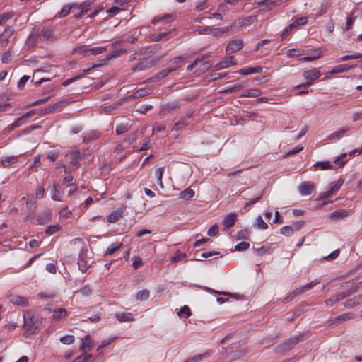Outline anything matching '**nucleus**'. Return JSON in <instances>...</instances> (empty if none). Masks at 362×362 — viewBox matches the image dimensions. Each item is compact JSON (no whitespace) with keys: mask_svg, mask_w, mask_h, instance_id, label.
I'll return each instance as SVG.
<instances>
[{"mask_svg":"<svg viewBox=\"0 0 362 362\" xmlns=\"http://www.w3.org/2000/svg\"><path fill=\"white\" fill-rule=\"evenodd\" d=\"M360 286L362 287V281L359 283V285H355L354 284H351L350 288L345 291H343L340 293L333 295L327 300H325V305L327 306H332L334 303L346 298V297L350 296L354 293L356 292L359 290Z\"/></svg>","mask_w":362,"mask_h":362,"instance_id":"1","label":"nucleus"},{"mask_svg":"<svg viewBox=\"0 0 362 362\" xmlns=\"http://www.w3.org/2000/svg\"><path fill=\"white\" fill-rule=\"evenodd\" d=\"M320 76V71L315 68L303 71V76L307 81L305 83L296 86L295 89H300L301 88H307L310 86L315 81L318 79Z\"/></svg>","mask_w":362,"mask_h":362,"instance_id":"2","label":"nucleus"},{"mask_svg":"<svg viewBox=\"0 0 362 362\" xmlns=\"http://www.w3.org/2000/svg\"><path fill=\"white\" fill-rule=\"evenodd\" d=\"M35 30L41 42H52L57 39L51 27L43 26Z\"/></svg>","mask_w":362,"mask_h":362,"instance_id":"3","label":"nucleus"},{"mask_svg":"<svg viewBox=\"0 0 362 362\" xmlns=\"http://www.w3.org/2000/svg\"><path fill=\"white\" fill-rule=\"evenodd\" d=\"M303 340V335L300 334L297 337H293L288 339L284 344L278 346L276 348V352L281 353L283 351H286L290 350L294 345L297 344L298 342L302 341Z\"/></svg>","mask_w":362,"mask_h":362,"instance_id":"4","label":"nucleus"},{"mask_svg":"<svg viewBox=\"0 0 362 362\" xmlns=\"http://www.w3.org/2000/svg\"><path fill=\"white\" fill-rule=\"evenodd\" d=\"M318 284H320V279H316L303 286L296 288L288 295L287 298L292 299L297 296L301 295L307 292L308 291L312 289L315 286L317 285Z\"/></svg>","mask_w":362,"mask_h":362,"instance_id":"5","label":"nucleus"},{"mask_svg":"<svg viewBox=\"0 0 362 362\" xmlns=\"http://www.w3.org/2000/svg\"><path fill=\"white\" fill-rule=\"evenodd\" d=\"M237 64V60L233 56L224 57L219 63L214 66L215 71L221 70Z\"/></svg>","mask_w":362,"mask_h":362,"instance_id":"6","label":"nucleus"},{"mask_svg":"<svg viewBox=\"0 0 362 362\" xmlns=\"http://www.w3.org/2000/svg\"><path fill=\"white\" fill-rule=\"evenodd\" d=\"M34 317L30 313L24 315V329L29 333L33 334L37 329Z\"/></svg>","mask_w":362,"mask_h":362,"instance_id":"7","label":"nucleus"},{"mask_svg":"<svg viewBox=\"0 0 362 362\" xmlns=\"http://www.w3.org/2000/svg\"><path fill=\"white\" fill-rule=\"evenodd\" d=\"M343 183H344V180H342V179H339L337 182H331L329 185V189L327 192L322 193L320 195V198L325 199H327L328 197H331V195L333 193L337 192L340 189V187H341Z\"/></svg>","mask_w":362,"mask_h":362,"instance_id":"8","label":"nucleus"},{"mask_svg":"<svg viewBox=\"0 0 362 362\" xmlns=\"http://www.w3.org/2000/svg\"><path fill=\"white\" fill-rule=\"evenodd\" d=\"M35 114V110H33L25 113L21 117H18L13 124H10L8 127V129L9 131H11V130L14 129L15 128H17V127L21 126L23 124H24L25 122V121L28 118H30Z\"/></svg>","mask_w":362,"mask_h":362,"instance_id":"9","label":"nucleus"},{"mask_svg":"<svg viewBox=\"0 0 362 362\" xmlns=\"http://www.w3.org/2000/svg\"><path fill=\"white\" fill-rule=\"evenodd\" d=\"M66 156L70 159V164L72 168H76L78 166V161L81 159L79 151L74 150L68 153Z\"/></svg>","mask_w":362,"mask_h":362,"instance_id":"10","label":"nucleus"},{"mask_svg":"<svg viewBox=\"0 0 362 362\" xmlns=\"http://www.w3.org/2000/svg\"><path fill=\"white\" fill-rule=\"evenodd\" d=\"M243 46V43L241 40H235L227 45L226 52L227 54H230L241 49Z\"/></svg>","mask_w":362,"mask_h":362,"instance_id":"11","label":"nucleus"},{"mask_svg":"<svg viewBox=\"0 0 362 362\" xmlns=\"http://www.w3.org/2000/svg\"><path fill=\"white\" fill-rule=\"evenodd\" d=\"M40 39L36 33L35 29H33L26 40V46L28 48L31 49L38 46Z\"/></svg>","mask_w":362,"mask_h":362,"instance_id":"12","label":"nucleus"},{"mask_svg":"<svg viewBox=\"0 0 362 362\" xmlns=\"http://www.w3.org/2000/svg\"><path fill=\"white\" fill-rule=\"evenodd\" d=\"M315 189V185L310 182H305L298 186V190L301 195H310Z\"/></svg>","mask_w":362,"mask_h":362,"instance_id":"13","label":"nucleus"},{"mask_svg":"<svg viewBox=\"0 0 362 362\" xmlns=\"http://www.w3.org/2000/svg\"><path fill=\"white\" fill-rule=\"evenodd\" d=\"M78 265L79 269L82 272H85L87 271L90 265L88 264V262L86 260V254L85 250L83 249H81L80 250L78 258Z\"/></svg>","mask_w":362,"mask_h":362,"instance_id":"14","label":"nucleus"},{"mask_svg":"<svg viewBox=\"0 0 362 362\" xmlns=\"http://www.w3.org/2000/svg\"><path fill=\"white\" fill-rule=\"evenodd\" d=\"M115 317L119 322H129L134 321V315L132 313L120 312L115 313Z\"/></svg>","mask_w":362,"mask_h":362,"instance_id":"15","label":"nucleus"},{"mask_svg":"<svg viewBox=\"0 0 362 362\" xmlns=\"http://www.w3.org/2000/svg\"><path fill=\"white\" fill-rule=\"evenodd\" d=\"M151 93V89L147 88H140L134 93L132 95H129L124 98L125 101H130L134 99H137L145 95H147Z\"/></svg>","mask_w":362,"mask_h":362,"instance_id":"16","label":"nucleus"},{"mask_svg":"<svg viewBox=\"0 0 362 362\" xmlns=\"http://www.w3.org/2000/svg\"><path fill=\"white\" fill-rule=\"evenodd\" d=\"M191 115H188L187 117H182L178 120L175 119L174 125L172 127V131H179L182 129L188 124L187 119H189Z\"/></svg>","mask_w":362,"mask_h":362,"instance_id":"17","label":"nucleus"},{"mask_svg":"<svg viewBox=\"0 0 362 362\" xmlns=\"http://www.w3.org/2000/svg\"><path fill=\"white\" fill-rule=\"evenodd\" d=\"M349 130V127H343L341 129H339V130H337V131L333 132L332 134H331L327 137V140H338V139H340L341 138H342L344 136L345 133H346Z\"/></svg>","mask_w":362,"mask_h":362,"instance_id":"18","label":"nucleus"},{"mask_svg":"<svg viewBox=\"0 0 362 362\" xmlns=\"http://www.w3.org/2000/svg\"><path fill=\"white\" fill-rule=\"evenodd\" d=\"M180 108V105L178 102L172 101L165 104L161 110V112L164 114L170 113L173 111H175Z\"/></svg>","mask_w":362,"mask_h":362,"instance_id":"19","label":"nucleus"},{"mask_svg":"<svg viewBox=\"0 0 362 362\" xmlns=\"http://www.w3.org/2000/svg\"><path fill=\"white\" fill-rule=\"evenodd\" d=\"M362 302V295L354 296L353 298L347 300L344 303V307L347 308H352L359 305Z\"/></svg>","mask_w":362,"mask_h":362,"instance_id":"20","label":"nucleus"},{"mask_svg":"<svg viewBox=\"0 0 362 362\" xmlns=\"http://www.w3.org/2000/svg\"><path fill=\"white\" fill-rule=\"evenodd\" d=\"M75 6L74 4H68L64 5L60 11L57 13V16L59 18H63L66 16L72 10L73 12H75Z\"/></svg>","mask_w":362,"mask_h":362,"instance_id":"21","label":"nucleus"},{"mask_svg":"<svg viewBox=\"0 0 362 362\" xmlns=\"http://www.w3.org/2000/svg\"><path fill=\"white\" fill-rule=\"evenodd\" d=\"M9 300L13 304L22 306H26L28 304V301L26 298L20 296H10Z\"/></svg>","mask_w":362,"mask_h":362,"instance_id":"22","label":"nucleus"},{"mask_svg":"<svg viewBox=\"0 0 362 362\" xmlns=\"http://www.w3.org/2000/svg\"><path fill=\"white\" fill-rule=\"evenodd\" d=\"M152 64L148 59L140 61L135 66L132 68L133 71H143L151 66Z\"/></svg>","mask_w":362,"mask_h":362,"instance_id":"23","label":"nucleus"},{"mask_svg":"<svg viewBox=\"0 0 362 362\" xmlns=\"http://www.w3.org/2000/svg\"><path fill=\"white\" fill-rule=\"evenodd\" d=\"M262 68L261 66L247 67L240 69L238 72L241 75H249L253 74L261 73Z\"/></svg>","mask_w":362,"mask_h":362,"instance_id":"24","label":"nucleus"},{"mask_svg":"<svg viewBox=\"0 0 362 362\" xmlns=\"http://www.w3.org/2000/svg\"><path fill=\"white\" fill-rule=\"evenodd\" d=\"M177 68H170L168 69H164L161 71L160 72L158 73L155 76L150 78L151 81H157L159 80L163 79V78L166 77L170 72L175 71Z\"/></svg>","mask_w":362,"mask_h":362,"instance_id":"25","label":"nucleus"},{"mask_svg":"<svg viewBox=\"0 0 362 362\" xmlns=\"http://www.w3.org/2000/svg\"><path fill=\"white\" fill-rule=\"evenodd\" d=\"M256 21L255 17L254 16H248L243 18L238 19L235 23L232 25L233 27L242 26L244 25L252 24Z\"/></svg>","mask_w":362,"mask_h":362,"instance_id":"26","label":"nucleus"},{"mask_svg":"<svg viewBox=\"0 0 362 362\" xmlns=\"http://www.w3.org/2000/svg\"><path fill=\"white\" fill-rule=\"evenodd\" d=\"M322 57V52L320 49H315L310 56L299 59L301 62H311L320 59Z\"/></svg>","mask_w":362,"mask_h":362,"instance_id":"27","label":"nucleus"},{"mask_svg":"<svg viewBox=\"0 0 362 362\" xmlns=\"http://www.w3.org/2000/svg\"><path fill=\"white\" fill-rule=\"evenodd\" d=\"M348 215H349V213L346 209H341L334 211L331 214V219L332 221H337V220L342 219V218L348 216Z\"/></svg>","mask_w":362,"mask_h":362,"instance_id":"28","label":"nucleus"},{"mask_svg":"<svg viewBox=\"0 0 362 362\" xmlns=\"http://www.w3.org/2000/svg\"><path fill=\"white\" fill-rule=\"evenodd\" d=\"M67 315V312L64 308H57L53 310L52 318L54 321H58Z\"/></svg>","mask_w":362,"mask_h":362,"instance_id":"29","label":"nucleus"},{"mask_svg":"<svg viewBox=\"0 0 362 362\" xmlns=\"http://www.w3.org/2000/svg\"><path fill=\"white\" fill-rule=\"evenodd\" d=\"M236 221V214L234 213L229 214L225 218L223 219V225L225 228H230L232 227Z\"/></svg>","mask_w":362,"mask_h":362,"instance_id":"30","label":"nucleus"},{"mask_svg":"<svg viewBox=\"0 0 362 362\" xmlns=\"http://www.w3.org/2000/svg\"><path fill=\"white\" fill-rule=\"evenodd\" d=\"M173 16L170 14H165L163 16H156L151 20V24H156L157 23L163 21L165 23L173 21Z\"/></svg>","mask_w":362,"mask_h":362,"instance_id":"31","label":"nucleus"},{"mask_svg":"<svg viewBox=\"0 0 362 362\" xmlns=\"http://www.w3.org/2000/svg\"><path fill=\"white\" fill-rule=\"evenodd\" d=\"M352 68V66H349L347 64H340L336 66L333 68V69L329 72L330 74H340L343 72L348 71L349 69Z\"/></svg>","mask_w":362,"mask_h":362,"instance_id":"32","label":"nucleus"},{"mask_svg":"<svg viewBox=\"0 0 362 362\" xmlns=\"http://www.w3.org/2000/svg\"><path fill=\"white\" fill-rule=\"evenodd\" d=\"M262 92L258 88H251L246 90L244 93L240 95V97L247 98V97H258L259 96Z\"/></svg>","mask_w":362,"mask_h":362,"instance_id":"33","label":"nucleus"},{"mask_svg":"<svg viewBox=\"0 0 362 362\" xmlns=\"http://www.w3.org/2000/svg\"><path fill=\"white\" fill-rule=\"evenodd\" d=\"M211 354L210 351H206L202 354L195 355L189 358L186 359L183 362H199L203 358L208 357Z\"/></svg>","mask_w":362,"mask_h":362,"instance_id":"34","label":"nucleus"},{"mask_svg":"<svg viewBox=\"0 0 362 362\" xmlns=\"http://www.w3.org/2000/svg\"><path fill=\"white\" fill-rule=\"evenodd\" d=\"M93 346V342L90 339L89 336L86 335L84 339L82 340L81 345L80 346V350H86V349H90Z\"/></svg>","mask_w":362,"mask_h":362,"instance_id":"35","label":"nucleus"},{"mask_svg":"<svg viewBox=\"0 0 362 362\" xmlns=\"http://www.w3.org/2000/svg\"><path fill=\"white\" fill-rule=\"evenodd\" d=\"M90 2H83L79 4L74 3V6H76L75 11H81L83 13H85L90 10Z\"/></svg>","mask_w":362,"mask_h":362,"instance_id":"36","label":"nucleus"},{"mask_svg":"<svg viewBox=\"0 0 362 362\" xmlns=\"http://www.w3.org/2000/svg\"><path fill=\"white\" fill-rule=\"evenodd\" d=\"M314 167L316 168H320V170H332L334 168V166L330 163L329 161H322L317 162L314 165Z\"/></svg>","mask_w":362,"mask_h":362,"instance_id":"37","label":"nucleus"},{"mask_svg":"<svg viewBox=\"0 0 362 362\" xmlns=\"http://www.w3.org/2000/svg\"><path fill=\"white\" fill-rule=\"evenodd\" d=\"M170 35V32H168V33H158V34H151V39L153 40V41H160V40H165V39H168Z\"/></svg>","mask_w":362,"mask_h":362,"instance_id":"38","label":"nucleus"},{"mask_svg":"<svg viewBox=\"0 0 362 362\" xmlns=\"http://www.w3.org/2000/svg\"><path fill=\"white\" fill-rule=\"evenodd\" d=\"M194 195V192L190 188L188 187L186 189L183 190L180 192V197L182 199L189 200L191 199Z\"/></svg>","mask_w":362,"mask_h":362,"instance_id":"39","label":"nucleus"},{"mask_svg":"<svg viewBox=\"0 0 362 362\" xmlns=\"http://www.w3.org/2000/svg\"><path fill=\"white\" fill-rule=\"evenodd\" d=\"M51 217L52 213L50 211H45L44 214L38 216L37 221L40 224H45L50 220Z\"/></svg>","mask_w":362,"mask_h":362,"instance_id":"40","label":"nucleus"},{"mask_svg":"<svg viewBox=\"0 0 362 362\" xmlns=\"http://www.w3.org/2000/svg\"><path fill=\"white\" fill-rule=\"evenodd\" d=\"M150 296V292L147 289H144L142 291H139L137 292L136 295V298L138 300H146L149 298Z\"/></svg>","mask_w":362,"mask_h":362,"instance_id":"41","label":"nucleus"},{"mask_svg":"<svg viewBox=\"0 0 362 362\" xmlns=\"http://www.w3.org/2000/svg\"><path fill=\"white\" fill-rule=\"evenodd\" d=\"M122 246V243H115L111 244L107 249L105 252L106 255H110L115 253L117 250H119Z\"/></svg>","mask_w":362,"mask_h":362,"instance_id":"42","label":"nucleus"},{"mask_svg":"<svg viewBox=\"0 0 362 362\" xmlns=\"http://www.w3.org/2000/svg\"><path fill=\"white\" fill-rule=\"evenodd\" d=\"M191 310L187 305H184L178 312L177 315L182 318H187L191 315Z\"/></svg>","mask_w":362,"mask_h":362,"instance_id":"43","label":"nucleus"},{"mask_svg":"<svg viewBox=\"0 0 362 362\" xmlns=\"http://www.w3.org/2000/svg\"><path fill=\"white\" fill-rule=\"evenodd\" d=\"M164 170H165L164 167H160V168H158L155 172V175L157 177L158 183L162 189L164 187L163 181H162L163 175L164 173Z\"/></svg>","mask_w":362,"mask_h":362,"instance_id":"44","label":"nucleus"},{"mask_svg":"<svg viewBox=\"0 0 362 362\" xmlns=\"http://www.w3.org/2000/svg\"><path fill=\"white\" fill-rule=\"evenodd\" d=\"M16 162V158L15 156H8L1 160V165L4 168H8L12 164Z\"/></svg>","mask_w":362,"mask_h":362,"instance_id":"45","label":"nucleus"},{"mask_svg":"<svg viewBox=\"0 0 362 362\" xmlns=\"http://www.w3.org/2000/svg\"><path fill=\"white\" fill-rule=\"evenodd\" d=\"M262 195H263V191H261V192H259V195H258L257 197H255V198H254V199H250L248 202H247V203L245 204V206H244L243 209H244L245 211H248V210L250 209V207L252 204H254L257 203V202H259V201L261 199V198H262Z\"/></svg>","mask_w":362,"mask_h":362,"instance_id":"46","label":"nucleus"},{"mask_svg":"<svg viewBox=\"0 0 362 362\" xmlns=\"http://www.w3.org/2000/svg\"><path fill=\"white\" fill-rule=\"evenodd\" d=\"M126 52L127 51L124 49H120L112 51L108 54V57L106 59V61L110 60V59H113V58H115V57H120L121 55L125 54Z\"/></svg>","mask_w":362,"mask_h":362,"instance_id":"47","label":"nucleus"},{"mask_svg":"<svg viewBox=\"0 0 362 362\" xmlns=\"http://www.w3.org/2000/svg\"><path fill=\"white\" fill-rule=\"evenodd\" d=\"M354 317V314L352 313H344L341 315H339L337 316L335 319H334V321H346V320H351V319H353Z\"/></svg>","mask_w":362,"mask_h":362,"instance_id":"48","label":"nucleus"},{"mask_svg":"<svg viewBox=\"0 0 362 362\" xmlns=\"http://www.w3.org/2000/svg\"><path fill=\"white\" fill-rule=\"evenodd\" d=\"M107 50L106 47H93L89 48L88 53L93 55H97L99 54H101Z\"/></svg>","mask_w":362,"mask_h":362,"instance_id":"49","label":"nucleus"},{"mask_svg":"<svg viewBox=\"0 0 362 362\" xmlns=\"http://www.w3.org/2000/svg\"><path fill=\"white\" fill-rule=\"evenodd\" d=\"M347 157L346 153H342L335 160L334 163L338 167H342L345 165L346 163V160L345 158Z\"/></svg>","mask_w":362,"mask_h":362,"instance_id":"50","label":"nucleus"},{"mask_svg":"<svg viewBox=\"0 0 362 362\" xmlns=\"http://www.w3.org/2000/svg\"><path fill=\"white\" fill-rule=\"evenodd\" d=\"M308 22V19L306 17H300L295 21L291 24V26H293L294 28H296L298 25H305Z\"/></svg>","mask_w":362,"mask_h":362,"instance_id":"51","label":"nucleus"},{"mask_svg":"<svg viewBox=\"0 0 362 362\" xmlns=\"http://www.w3.org/2000/svg\"><path fill=\"white\" fill-rule=\"evenodd\" d=\"M120 214L117 211H113L107 216V221L109 223H115L119 220Z\"/></svg>","mask_w":362,"mask_h":362,"instance_id":"52","label":"nucleus"},{"mask_svg":"<svg viewBox=\"0 0 362 362\" xmlns=\"http://www.w3.org/2000/svg\"><path fill=\"white\" fill-rule=\"evenodd\" d=\"M294 232L293 226H286L281 228V233L286 236H290Z\"/></svg>","mask_w":362,"mask_h":362,"instance_id":"53","label":"nucleus"},{"mask_svg":"<svg viewBox=\"0 0 362 362\" xmlns=\"http://www.w3.org/2000/svg\"><path fill=\"white\" fill-rule=\"evenodd\" d=\"M51 195L52 199L54 201H61L60 193L58 191L57 186L55 185H53L52 189H51Z\"/></svg>","mask_w":362,"mask_h":362,"instance_id":"54","label":"nucleus"},{"mask_svg":"<svg viewBox=\"0 0 362 362\" xmlns=\"http://www.w3.org/2000/svg\"><path fill=\"white\" fill-rule=\"evenodd\" d=\"M34 197L37 199H42L45 197V188L43 186L37 187Z\"/></svg>","mask_w":362,"mask_h":362,"instance_id":"55","label":"nucleus"},{"mask_svg":"<svg viewBox=\"0 0 362 362\" xmlns=\"http://www.w3.org/2000/svg\"><path fill=\"white\" fill-rule=\"evenodd\" d=\"M59 341L64 344H71L74 341L73 335H66L60 338Z\"/></svg>","mask_w":362,"mask_h":362,"instance_id":"56","label":"nucleus"},{"mask_svg":"<svg viewBox=\"0 0 362 362\" xmlns=\"http://www.w3.org/2000/svg\"><path fill=\"white\" fill-rule=\"evenodd\" d=\"M61 227L59 225L49 226L46 229V233L49 235H53L60 230Z\"/></svg>","mask_w":362,"mask_h":362,"instance_id":"57","label":"nucleus"},{"mask_svg":"<svg viewBox=\"0 0 362 362\" xmlns=\"http://www.w3.org/2000/svg\"><path fill=\"white\" fill-rule=\"evenodd\" d=\"M294 28L291 26V24H290L288 26L286 27L285 29L283 30V32L281 34V40H284L287 39L288 35H290V33L291 32L292 29Z\"/></svg>","mask_w":362,"mask_h":362,"instance_id":"58","label":"nucleus"},{"mask_svg":"<svg viewBox=\"0 0 362 362\" xmlns=\"http://www.w3.org/2000/svg\"><path fill=\"white\" fill-rule=\"evenodd\" d=\"M37 204V198H35L33 195L28 196L26 199V206L27 208H31L32 206H35Z\"/></svg>","mask_w":362,"mask_h":362,"instance_id":"59","label":"nucleus"},{"mask_svg":"<svg viewBox=\"0 0 362 362\" xmlns=\"http://www.w3.org/2000/svg\"><path fill=\"white\" fill-rule=\"evenodd\" d=\"M362 57V53L355 54L344 55L341 57V61H347L349 59H358Z\"/></svg>","mask_w":362,"mask_h":362,"instance_id":"60","label":"nucleus"},{"mask_svg":"<svg viewBox=\"0 0 362 362\" xmlns=\"http://www.w3.org/2000/svg\"><path fill=\"white\" fill-rule=\"evenodd\" d=\"M186 257V255L185 253L180 252L177 251L174 256L172 257L171 261L173 262H178L180 261H182Z\"/></svg>","mask_w":362,"mask_h":362,"instance_id":"61","label":"nucleus"},{"mask_svg":"<svg viewBox=\"0 0 362 362\" xmlns=\"http://www.w3.org/2000/svg\"><path fill=\"white\" fill-rule=\"evenodd\" d=\"M257 228L262 230H265L268 228V225L263 221L261 216H258L257 218Z\"/></svg>","mask_w":362,"mask_h":362,"instance_id":"62","label":"nucleus"},{"mask_svg":"<svg viewBox=\"0 0 362 362\" xmlns=\"http://www.w3.org/2000/svg\"><path fill=\"white\" fill-rule=\"evenodd\" d=\"M250 247V244L247 242H241L237 244L235 247V250L236 251H245L248 249Z\"/></svg>","mask_w":362,"mask_h":362,"instance_id":"63","label":"nucleus"},{"mask_svg":"<svg viewBox=\"0 0 362 362\" xmlns=\"http://www.w3.org/2000/svg\"><path fill=\"white\" fill-rule=\"evenodd\" d=\"M90 354H83L74 359L72 362H86L90 358Z\"/></svg>","mask_w":362,"mask_h":362,"instance_id":"64","label":"nucleus"}]
</instances>
